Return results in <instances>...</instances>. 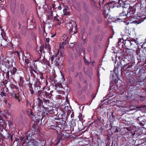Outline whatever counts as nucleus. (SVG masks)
<instances>
[{
    "mask_svg": "<svg viewBox=\"0 0 146 146\" xmlns=\"http://www.w3.org/2000/svg\"><path fill=\"white\" fill-rule=\"evenodd\" d=\"M69 125L70 126V130L72 131H74V127L76 125L75 122H72L69 123Z\"/></svg>",
    "mask_w": 146,
    "mask_h": 146,
    "instance_id": "a878e982",
    "label": "nucleus"
},
{
    "mask_svg": "<svg viewBox=\"0 0 146 146\" xmlns=\"http://www.w3.org/2000/svg\"><path fill=\"white\" fill-rule=\"evenodd\" d=\"M8 83V81L7 80L5 79L3 80V85L5 86V85L7 84Z\"/></svg>",
    "mask_w": 146,
    "mask_h": 146,
    "instance_id": "603ef678",
    "label": "nucleus"
},
{
    "mask_svg": "<svg viewBox=\"0 0 146 146\" xmlns=\"http://www.w3.org/2000/svg\"><path fill=\"white\" fill-rule=\"evenodd\" d=\"M56 34V32L55 31L54 33H53V34H52V33H51V35L50 36V37L51 38H53L54 36H55Z\"/></svg>",
    "mask_w": 146,
    "mask_h": 146,
    "instance_id": "13d9d810",
    "label": "nucleus"
},
{
    "mask_svg": "<svg viewBox=\"0 0 146 146\" xmlns=\"http://www.w3.org/2000/svg\"><path fill=\"white\" fill-rule=\"evenodd\" d=\"M141 76L139 77V80H138L136 81L133 78H132L129 81V84L130 85H133V84H135V83H137V85H139L140 86L142 85V84H143L144 80H145L144 78L141 79Z\"/></svg>",
    "mask_w": 146,
    "mask_h": 146,
    "instance_id": "9b49d317",
    "label": "nucleus"
},
{
    "mask_svg": "<svg viewBox=\"0 0 146 146\" xmlns=\"http://www.w3.org/2000/svg\"><path fill=\"white\" fill-rule=\"evenodd\" d=\"M70 27L69 31L70 32H71L73 29H74L75 31L74 34H75L77 32V25L76 24V22L74 21H71L69 22L68 23Z\"/></svg>",
    "mask_w": 146,
    "mask_h": 146,
    "instance_id": "9d476101",
    "label": "nucleus"
},
{
    "mask_svg": "<svg viewBox=\"0 0 146 146\" xmlns=\"http://www.w3.org/2000/svg\"><path fill=\"white\" fill-rule=\"evenodd\" d=\"M62 19L61 18L59 17L58 15L56 14V16L54 17V22H58L56 24V25H60L61 23L60 21Z\"/></svg>",
    "mask_w": 146,
    "mask_h": 146,
    "instance_id": "f3484780",
    "label": "nucleus"
},
{
    "mask_svg": "<svg viewBox=\"0 0 146 146\" xmlns=\"http://www.w3.org/2000/svg\"><path fill=\"white\" fill-rule=\"evenodd\" d=\"M59 54V51H58L56 54H55V55H52L51 56V58L49 59V61H50L52 63L54 60V58L55 57H57L58 56Z\"/></svg>",
    "mask_w": 146,
    "mask_h": 146,
    "instance_id": "b1692460",
    "label": "nucleus"
},
{
    "mask_svg": "<svg viewBox=\"0 0 146 146\" xmlns=\"http://www.w3.org/2000/svg\"><path fill=\"white\" fill-rule=\"evenodd\" d=\"M131 9H133L134 11H139L141 9V5L139 3H136L133 6H131Z\"/></svg>",
    "mask_w": 146,
    "mask_h": 146,
    "instance_id": "2eb2a0df",
    "label": "nucleus"
},
{
    "mask_svg": "<svg viewBox=\"0 0 146 146\" xmlns=\"http://www.w3.org/2000/svg\"><path fill=\"white\" fill-rule=\"evenodd\" d=\"M51 10V12H50V15H49L50 16H51V17H53V10H52V8L50 9Z\"/></svg>",
    "mask_w": 146,
    "mask_h": 146,
    "instance_id": "0e129e2a",
    "label": "nucleus"
},
{
    "mask_svg": "<svg viewBox=\"0 0 146 146\" xmlns=\"http://www.w3.org/2000/svg\"><path fill=\"white\" fill-rule=\"evenodd\" d=\"M48 98H50V97L48 98L47 96V98H45L44 100V103L45 104H46L48 106H52L53 104V102L52 100H51V101L48 100Z\"/></svg>",
    "mask_w": 146,
    "mask_h": 146,
    "instance_id": "a211bd4d",
    "label": "nucleus"
},
{
    "mask_svg": "<svg viewBox=\"0 0 146 146\" xmlns=\"http://www.w3.org/2000/svg\"><path fill=\"white\" fill-rule=\"evenodd\" d=\"M16 100H18L19 102H20L21 100L20 99L19 96V93L18 92L17 94H15V96H14V97Z\"/></svg>",
    "mask_w": 146,
    "mask_h": 146,
    "instance_id": "c756f323",
    "label": "nucleus"
},
{
    "mask_svg": "<svg viewBox=\"0 0 146 146\" xmlns=\"http://www.w3.org/2000/svg\"><path fill=\"white\" fill-rule=\"evenodd\" d=\"M84 60L85 62V63L87 65H89V63L88 60H87L85 58V57H84Z\"/></svg>",
    "mask_w": 146,
    "mask_h": 146,
    "instance_id": "5fc2aeb1",
    "label": "nucleus"
},
{
    "mask_svg": "<svg viewBox=\"0 0 146 146\" xmlns=\"http://www.w3.org/2000/svg\"><path fill=\"white\" fill-rule=\"evenodd\" d=\"M4 124V121H3L2 116L0 117V126L2 127H3V125Z\"/></svg>",
    "mask_w": 146,
    "mask_h": 146,
    "instance_id": "2f4dec72",
    "label": "nucleus"
},
{
    "mask_svg": "<svg viewBox=\"0 0 146 146\" xmlns=\"http://www.w3.org/2000/svg\"><path fill=\"white\" fill-rule=\"evenodd\" d=\"M128 133H131V134L130 135H131L132 136H133V135H134L135 134V132H133V130H132L131 129L130 130V131H129L128 132Z\"/></svg>",
    "mask_w": 146,
    "mask_h": 146,
    "instance_id": "c03bdc74",
    "label": "nucleus"
},
{
    "mask_svg": "<svg viewBox=\"0 0 146 146\" xmlns=\"http://www.w3.org/2000/svg\"><path fill=\"white\" fill-rule=\"evenodd\" d=\"M134 10H133V9H131V6H129V8L127 10V17H129L133 15L134 13Z\"/></svg>",
    "mask_w": 146,
    "mask_h": 146,
    "instance_id": "dca6fc26",
    "label": "nucleus"
},
{
    "mask_svg": "<svg viewBox=\"0 0 146 146\" xmlns=\"http://www.w3.org/2000/svg\"><path fill=\"white\" fill-rule=\"evenodd\" d=\"M135 62L132 60L130 63H127L124 64L123 67H121V72H123L125 71H130L129 69L131 68V67L134 65L135 64Z\"/></svg>",
    "mask_w": 146,
    "mask_h": 146,
    "instance_id": "6e6552de",
    "label": "nucleus"
},
{
    "mask_svg": "<svg viewBox=\"0 0 146 146\" xmlns=\"http://www.w3.org/2000/svg\"><path fill=\"white\" fill-rule=\"evenodd\" d=\"M40 82L38 81H36L35 83H34V86H36L38 87V89L39 90H40L41 89V87L40 86Z\"/></svg>",
    "mask_w": 146,
    "mask_h": 146,
    "instance_id": "cd10ccee",
    "label": "nucleus"
},
{
    "mask_svg": "<svg viewBox=\"0 0 146 146\" xmlns=\"http://www.w3.org/2000/svg\"><path fill=\"white\" fill-rule=\"evenodd\" d=\"M115 116L113 114V113H112L111 115L109 116V118H108L109 121L111 123H113L114 121V119L115 118Z\"/></svg>",
    "mask_w": 146,
    "mask_h": 146,
    "instance_id": "bb28decb",
    "label": "nucleus"
},
{
    "mask_svg": "<svg viewBox=\"0 0 146 146\" xmlns=\"http://www.w3.org/2000/svg\"><path fill=\"white\" fill-rule=\"evenodd\" d=\"M48 118L49 120H50V121H51L50 128L56 130L57 131V138L55 141V144L56 145L59 144H62V141L68 139L70 138L69 134L67 132V130H64L60 133H58L57 130L60 131L61 129L63 124L60 122V120L62 122H64V124L65 123V121L54 116H51L50 115V117H48Z\"/></svg>",
    "mask_w": 146,
    "mask_h": 146,
    "instance_id": "f257e3e1",
    "label": "nucleus"
},
{
    "mask_svg": "<svg viewBox=\"0 0 146 146\" xmlns=\"http://www.w3.org/2000/svg\"><path fill=\"white\" fill-rule=\"evenodd\" d=\"M55 4L54 3H53L52 4V6L51 7V9L52 8L53 9L52 10H54L55 11H57V8H55Z\"/></svg>",
    "mask_w": 146,
    "mask_h": 146,
    "instance_id": "4c0bfd02",
    "label": "nucleus"
},
{
    "mask_svg": "<svg viewBox=\"0 0 146 146\" xmlns=\"http://www.w3.org/2000/svg\"><path fill=\"white\" fill-rule=\"evenodd\" d=\"M1 45L3 47H7L8 45V42L5 39H2L1 41Z\"/></svg>",
    "mask_w": 146,
    "mask_h": 146,
    "instance_id": "4be33fe9",
    "label": "nucleus"
},
{
    "mask_svg": "<svg viewBox=\"0 0 146 146\" xmlns=\"http://www.w3.org/2000/svg\"><path fill=\"white\" fill-rule=\"evenodd\" d=\"M19 9L21 14L23 15L25 12V7L23 4L21 3L19 5Z\"/></svg>",
    "mask_w": 146,
    "mask_h": 146,
    "instance_id": "aec40b11",
    "label": "nucleus"
},
{
    "mask_svg": "<svg viewBox=\"0 0 146 146\" xmlns=\"http://www.w3.org/2000/svg\"><path fill=\"white\" fill-rule=\"evenodd\" d=\"M17 71V68L15 67H11L8 69V71L7 72V76L8 79L9 78V76L12 75L15 76V74L16 73Z\"/></svg>",
    "mask_w": 146,
    "mask_h": 146,
    "instance_id": "f8f14e48",
    "label": "nucleus"
},
{
    "mask_svg": "<svg viewBox=\"0 0 146 146\" xmlns=\"http://www.w3.org/2000/svg\"><path fill=\"white\" fill-rule=\"evenodd\" d=\"M128 90L127 95L124 97L125 100L129 99L136 94L137 91L136 86L134 85H130L128 88Z\"/></svg>",
    "mask_w": 146,
    "mask_h": 146,
    "instance_id": "39448f33",
    "label": "nucleus"
},
{
    "mask_svg": "<svg viewBox=\"0 0 146 146\" xmlns=\"http://www.w3.org/2000/svg\"><path fill=\"white\" fill-rule=\"evenodd\" d=\"M55 65L56 66H58V68H62L63 67V65L62 64H60V62L58 61V59L56 58V60H55Z\"/></svg>",
    "mask_w": 146,
    "mask_h": 146,
    "instance_id": "5701e85b",
    "label": "nucleus"
},
{
    "mask_svg": "<svg viewBox=\"0 0 146 146\" xmlns=\"http://www.w3.org/2000/svg\"><path fill=\"white\" fill-rule=\"evenodd\" d=\"M119 5H120L115 3V2L113 1L107 3L105 5L107 7H109V9H108V10H110L111 9L115 7L119 8Z\"/></svg>",
    "mask_w": 146,
    "mask_h": 146,
    "instance_id": "1a4fd4ad",
    "label": "nucleus"
},
{
    "mask_svg": "<svg viewBox=\"0 0 146 146\" xmlns=\"http://www.w3.org/2000/svg\"><path fill=\"white\" fill-rule=\"evenodd\" d=\"M96 20L99 24L100 23L102 22V17L100 15L97 16L96 17Z\"/></svg>",
    "mask_w": 146,
    "mask_h": 146,
    "instance_id": "c85d7f7f",
    "label": "nucleus"
},
{
    "mask_svg": "<svg viewBox=\"0 0 146 146\" xmlns=\"http://www.w3.org/2000/svg\"><path fill=\"white\" fill-rule=\"evenodd\" d=\"M123 52L126 55H130L132 54L130 49L129 48H125L124 49H123Z\"/></svg>",
    "mask_w": 146,
    "mask_h": 146,
    "instance_id": "412c9836",
    "label": "nucleus"
},
{
    "mask_svg": "<svg viewBox=\"0 0 146 146\" xmlns=\"http://www.w3.org/2000/svg\"><path fill=\"white\" fill-rule=\"evenodd\" d=\"M7 138L10 141H12L13 135L10 133H8L7 136Z\"/></svg>",
    "mask_w": 146,
    "mask_h": 146,
    "instance_id": "7c9ffc66",
    "label": "nucleus"
},
{
    "mask_svg": "<svg viewBox=\"0 0 146 146\" xmlns=\"http://www.w3.org/2000/svg\"><path fill=\"white\" fill-rule=\"evenodd\" d=\"M21 33L23 35L25 36L26 35V27L24 26H23L21 29Z\"/></svg>",
    "mask_w": 146,
    "mask_h": 146,
    "instance_id": "393cba45",
    "label": "nucleus"
},
{
    "mask_svg": "<svg viewBox=\"0 0 146 146\" xmlns=\"http://www.w3.org/2000/svg\"><path fill=\"white\" fill-rule=\"evenodd\" d=\"M103 14L104 15L106 19L107 18V17L108 16V13H106H106H105V12L104 11L103 13Z\"/></svg>",
    "mask_w": 146,
    "mask_h": 146,
    "instance_id": "e2e57ef3",
    "label": "nucleus"
},
{
    "mask_svg": "<svg viewBox=\"0 0 146 146\" xmlns=\"http://www.w3.org/2000/svg\"><path fill=\"white\" fill-rule=\"evenodd\" d=\"M140 100L141 101H144L145 100L144 99H142L143 98H144V97L143 96H140Z\"/></svg>",
    "mask_w": 146,
    "mask_h": 146,
    "instance_id": "052dcab7",
    "label": "nucleus"
},
{
    "mask_svg": "<svg viewBox=\"0 0 146 146\" xmlns=\"http://www.w3.org/2000/svg\"><path fill=\"white\" fill-rule=\"evenodd\" d=\"M94 122L96 123L97 124H98L100 123V120H99V119H96L94 120Z\"/></svg>",
    "mask_w": 146,
    "mask_h": 146,
    "instance_id": "680f3d73",
    "label": "nucleus"
},
{
    "mask_svg": "<svg viewBox=\"0 0 146 146\" xmlns=\"http://www.w3.org/2000/svg\"><path fill=\"white\" fill-rule=\"evenodd\" d=\"M0 95L2 97L3 96H6V94L4 91H2Z\"/></svg>",
    "mask_w": 146,
    "mask_h": 146,
    "instance_id": "3c124183",
    "label": "nucleus"
},
{
    "mask_svg": "<svg viewBox=\"0 0 146 146\" xmlns=\"http://www.w3.org/2000/svg\"><path fill=\"white\" fill-rule=\"evenodd\" d=\"M30 59L29 58H25V62L26 63L27 65L30 63Z\"/></svg>",
    "mask_w": 146,
    "mask_h": 146,
    "instance_id": "58836bf2",
    "label": "nucleus"
},
{
    "mask_svg": "<svg viewBox=\"0 0 146 146\" xmlns=\"http://www.w3.org/2000/svg\"><path fill=\"white\" fill-rule=\"evenodd\" d=\"M64 41H63L62 43V44L63 45H66L68 44L69 43L68 40H66V39H63V40Z\"/></svg>",
    "mask_w": 146,
    "mask_h": 146,
    "instance_id": "e433bc0d",
    "label": "nucleus"
},
{
    "mask_svg": "<svg viewBox=\"0 0 146 146\" xmlns=\"http://www.w3.org/2000/svg\"><path fill=\"white\" fill-rule=\"evenodd\" d=\"M145 19H146V16L145 15H142L141 16H138L136 18V20L134 21V22L135 24H139Z\"/></svg>",
    "mask_w": 146,
    "mask_h": 146,
    "instance_id": "ddd939ff",
    "label": "nucleus"
},
{
    "mask_svg": "<svg viewBox=\"0 0 146 146\" xmlns=\"http://www.w3.org/2000/svg\"><path fill=\"white\" fill-rule=\"evenodd\" d=\"M20 83H23L24 82V78L22 76H20Z\"/></svg>",
    "mask_w": 146,
    "mask_h": 146,
    "instance_id": "de8ad7c7",
    "label": "nucleus"
},
{
    "mask_svg": "<svg viewBox=\"0 0 146 146\" xmlns=\"http://www.w3.org/2000/svg\"><path fill=\"white\" fill-rule=\"evenodd\" d=\"M141 118H142V117H138V120L139 121V122H140V123H139V124H140L141 125V126H143L144 124H143V123H141V121H140V119H141Z\"/></svg>",
    "mask_w": 146,
    "mask_h": 146,
    "instance_id": "6e6d98bb",
    "label": "nucleus"
},
{
    "mask_svg": "<svg viewBox=\"0 0 146 146\" xmlns=\"http://www.w3.org/2000/svg\"><path fill=\"white\" fill-rule=\"evenodd\" d=\"M60 57H59V54L58 56V57H57L58 58H57L58 59V60H59L60 59V58H61L62 59V57H63L64 56V54L62 52H60Z\"/></svg>",
    "mask_w": 146,
    "mask_h": 146,
    "instance_id": "f704fd0d",
    "label": "nucleus"
},
{
    "mask_svg": "<svg viewBox=\"0 0 146 146\" xmlns=\"http://www.w3.org/2000/svg\"><path fill=\"white\" fill-rule=\"evenodd\" d=\"M57 8V11L58 10H60L62 9V7L60 5Z\"/></svg>",
    "mask_w": 146,
    "mask_h": 146,
    "instance_id": "338daca9",
    "label": "nucleus"
},
{
    "mask_svg": "<svg viewBox=\"0 0 146 146\" xmlns=\"http://www.w3.org/2000/svg\"><path fill=\"white\" fill-rule=\"evenodd\" d=\"M28 114L31 116L33 117L34 116V114L33 113V110L32 109H29L28 110Z\"/></svg>",
    "mask_w": 146,
    "mask_h": 146,
    "instance_id": "473e14b6",
    "label": "nucleus"
},
{
    "mask_svg": "<svg viewBox=\"0 0 146 146\" xmlns=\"http://www.w3.org/2000/svg\"><path fill=\"white\" fill-rule=\"evenodd\" d=\"M122 61H121V62L119 64H117V65L116 66V67L117 68H118L119 66L120 67H121L122 66V64L121 63L122 62Z\"/></svg>",
    "mask_w": 146,
    "mask_h": 146,
    "instance_id": "4d7b16f0",
    "label": "nucleus"
},
{
    "mask_svg": "<svg viewBox=\"0 0 146 146\" xmlns=\"http://www.w3.org/2000/svg\"><path fill=\"white\" fill-rule=\"evenodd\" d=\"M59 47L60 48L64 49V46L63 45H62L61 44H60L59 45Z\"/></svg>",
    "mask_w": 146,
    "mask_h": 146,
    "instance_id": "774afa93",
    "label": "nucleus"
},
{
    "mask_svg": "<svg viewBox=\"0 0 146 146\" xmlns=\"http://www.w3.org/2000/svg\"><path fill=\"white\" fill-rule=\"evenodd\" d=\"M43 35L44 37H46L47 35V33H46V31L45 30V26L44 25H43Z\"/></svg>",
    "mask_w": 146,
    "mask_h": 146,
    "instance_id": "c9c22d12",
    "label": "nucleus"
},
{
    "mask_svg": "<svg viewBox=\"0 0 146 146\" xmlns=\"http://www.w3.org/2000/svg\"><path fill=\"white\" fill-rule=\"evenodd\" d=\"M36 129L34 128L30 129L26 134V137L28 141L27 145L31 146V143L33 145L36 144L38 143L40 134L36 133Z\"/></svg>",
    "mask_w": 146,
    "mask_h": 146,
    "instance_id": "f03ea898",
    "label": "nucleus"
},
{
    "mask_svg": "<svg viewBox=\"0 0 146 146\" xmlns=\"http://www.w3.org/2000/svg\"><path fill=\"white\" fill-rule=\"evenodd\" d=\"M122 40H122L121 39H119L118 42L117 43V45H118L119 46H120L122 44V41H121Z\"/></svg>",
    "mask_w": 146,
    "mask_h": 146,
    "instance_id": "79ce46f5",
    "label": "nucleus"
},
{
    "mask_svg": "<svg viewBox=\"0 0 146 146\" xmlns=\"http://www.w3.org/2000/svg\"><path fill=\"white\" fill-rule=\"evenodd\" d=\"M2 63L3 65L9 68L13 67V64H15V62L12 59H5L2 61Z\"/></svg>",
    "mask_w": 146,
    "mask_h": 146,
    "instance_id": "423d86ee",
    "label": "nucleus"
},
{
    "mask_svg": "<svg viewBox=\"0 0 146 146\" xmlns=\"http://www.w3.org/2000/svg\"><path fill=\"white\" fill-rule=\"evenodd\" d=\"M44 47L46 49L49 50H50L51 49L50 45L48 43H46Z\"/></svg>",
    "mask_w": 146,
    "mask_h": 146,
    "instance_id": "72a5a7b5",
    "label": "nucleus"
},
{
    "mask_svg": "<svg viewBox=\"0 0 146 146\" xmlns=\"http://www.w3.org/2000/svg\"><path fill=\"white\" fill-rule=\"evenodd\" d=\"M122 42V46H123V45H124L125 48L130 47L131 48L135 47V46H136V45L139 44L137 40L130 38H127L125 40L123 39Z\"/></svg>",
    "mask_w": 146,
    "mask_h": 146,
    "instance_id": "20e7f679",
    "label": "nucleus"
},
{
    "mask_svg": "<svg viewBox=\"0 0 146 146\" xmlns=\"http://www.w3.org/2000/svg\"><path fill=\"white\" fill-rule=\"evenodd\" d=\"M143 55H144L146 57V48L143 49L142 50Z\"/></svg>",
    "mask_w": 146,
    "mask_h": 146,
    "instance_id": "37998d69",
    "label": "nucleus"
},
{
    "mask_svg": "<svg viewBox=\"0 0 146 146\" xmlns=\"http://www.w3.org/2000/svg\"><path fill=\"white\" fill-rule=\"evenodd\" d=\"M16 6V2H11L10 4V9L13 13H15V10Z\"/></svg>",
    "mask_w": 146,
    "mask_h": 146,
    "instance_id": "6ab92c4d",
    "label": "nucleus"
},
{
    "mask_svg": "<svg viewBox=\"0 0 146 146\" xmlns=\"http://www.w3.org/2000/svg\"><path fill=\"white\" fill-rule=\"evenodd\" d=\"M118 10L121 11L122 12L120 13L119 18H117V19L122 20L125 19L126 17H127V13L126 12L127 11V10L125 8L124 9L123 7L121 6L120 5H119V7Z\"/></svg>",
    "mask_w": 146,
    "mask_h": 146,
    "instance_id": "0eeeda50",
    "label": "nucleus"
},
{
    "mask_svg": "<svg viewBox=\"0 0 146 146\" xmlns=\"http://www.w3.org/2000/svg\"><path fill=\"white\" fill-rule=\"evenodd\" d=\"M15 93H14V92L12 91L11 92H10L9 93V95L11 96V98H14V96L15 95Z\"/></svg>",
    "mask_w": 146,
    "mask_h": 146,
    "instance_id": "ea45409f",
    "label": "nucleus"
},
{
    "mask_svg": "<svg viewBox=\"0 0 146 146\" xmlns=\"http://www.w3.org/2000/svg\"><path fill=\"white\" fill-rule=\"evenodd\" d=\"M23 83H19V86L20 87V89L21 91H22L23 90Z\"/></svg>",
    "mask_w": 146,
    "mask_h": 146,
    "instance_id": "8fccbe9b",
    "label": "nucleus"
},
{
    "mask_svg": "<svg viewBox=\"0 0 146 146\" xmlns=\"http://www.w3.org/2000/svg\"><path fill=\"white\" fill-rule=\"evenodd\" d=\"M12 86L11 87V88H15L17 90H18L19 89V87H18L16 85H15L13 84H12Z\"/></svg>",
    "mask_w": 146,
    "mask_h": 146,
    "instance_id": "49530a36",
    "label": "nucleus"
},
{
    "mask_svg": "<svg viewBox=\"0 0 146 146\" xmlns=\"http://www.w3.org/2000/svg\"><path fill=\"white\" fill-rule=\"evenodd\" d=\"M29 91L30 92L31 94V95H33V94L34 93V91L33 90V88H30L29 89Z\"/></svg>",
    "mask_w": 146,
    "mask_h": 146,
    "instance_id": "864d4df0",
    "label": "nucleus"
},
{
    "mask_svg": "<svg viewBox=\"0 0 146 146\" xmlns=\"http://www.w3.org/2000/svg\"><path fill=\"white\" fill-rule=\"evenodd\" d=\"M46 42V43H48L49 41H50V38H46L45 40Z\"/></svg>",
    "mask_w": 146,
    "mask_h": 146,
    "instance_id": "69168bd1",
    "label": "nucleus"
},
{
    "mask_svg": "<svg viewBox=\"0 0 146 146\" xmlns=\"http://www.w3.org/2000/svg\"><path fill=\"white\" fill-rule=\"evenodd\" d=\"M52 106H48V107H45L44 108V113L45 114V115H48L47 116L49 115L52 114Z\"/></svg>",
    "mask_w": 146,
    "mask_h": 146,
    "instance_id": "4468645a",
    "label": "nucleus"
},
{
    "mask_svg": "<svg viewBox=\"0 0 146 146\" xmlns=\"http://www.w3.org/2000/svg\"><path fill=\"white\" fill-rule=\"evenodd\" d=\"M44 48V45H42L40 47V49L39 50V51H40V53L42 54V52Z\"/></svg>",
    "mask_w": 146,
    "mask_h": 146,
    "instance_id": "a19ab883",
    "label": "nucleus"
},
{
    "mask_svg": "<svg viewBox=\"0 0 146 146\" xmlns=\"http://www.w3.org/2000/svg\"><path fill=\"white\" fill-rule=\"evenodd\" d=\"M25 56V58H31V56L29 53H27L26 54V56Z\"/></svg>",
    "mask_w": 146,
    "mask_h": 146,
    "instance_id": "bf43d9fd",
    "label": "nucleus"
},
{
    "mask_svg": "<svg viewBox=\"0 0 146 146\" xmlns=\"http://www.w3.org/2000/svg\"><path fill=\"white\" fill-rule=\"evenodd\" d=\"M114 128H115V130H114V131L115 133L118 132L119 129V128L115 126L114 127Z\"/></svg>",
    "mask_w": 146,
    "mask_h": 146,
    "instance_id": "09e8293b",
    "label": "nucleus"
},
{
    "mask_svg": "<svg viewBox=\"0 0 146 146\" xmlns=\"http://www.w3.org/2000/svg\"><path fill=\"white\" fill-rule=\"evenodd\" d=\"M37 94L38 97L34 99L35 104L36 103V105L38 106H43V102L45 98H47V96H50V94L45 91L39 90Z\"/></svg>",
    "mask_w": 146,
    "mask_h": 146,
    "instance_id": "7ed1b4c3",
    "label": "nucleus"
},
{
    "mask_svg": "<svg viewBox=\"0 0 146 146\" xmlns=\"http://www.w3.org/2000/svg\"><path fill=\"white\" fill-rule=\"evenodd\" d=\"M143 56H141L140 55L139 56V57L140 60L141 61L142 60L143 61H144V60H145L146 58V56L143 55Z\"/></svg>",
    "mask_w": 146,
    "mask_h": 146,
    "instance_id": "a18cd8bd",
    "label": "nucleus"
}]
</instances>
